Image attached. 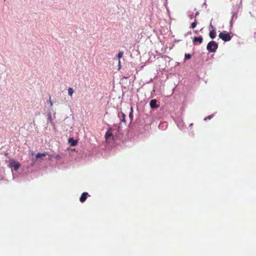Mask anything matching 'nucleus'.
<instances>
[{
    "instance_id": "9d476101",
    "label": "nucleus",
    "mask_w": 256,
    "mask_h": 256,
    "mask_svg": "<svg viewBox=\"0 0 256 256\" xmlns=\"http://www.w3.org/2000/svg\"><path fill=\"white\" fill-rule=\"evenodd\" d=\"M196 24H197V23H196V21L192 22V24H191V28H195L196 27Z\"/></svg>"
},
{
    "instance_id": "4468645a",
    "label": "nucleus",
    "mask_w": 256,
    "mask_h": 256,
    "mask_svg": "<svg viewBox=\"0 0 256 256\" xmlns=\"http://www.w3.org/2000/svg\"><path fill=\"white\" fill-rule=\"evenodd\" d=\"M254 36L256 38V32L254 34Z\"/></svg>"
},
{
    "instance_id": "f257e3e1",
    "label": "nucleus",
    "mask_w": 256,
    "mask_h": 256,
    "mask_svg": "<svg viewBox=\"0 0 256 256\" xmlns=\"http://www.w3.org/2000/svg\"><path fill=\"white\" fill-rule=\"evenodd\" d=\"M218 48V44L214 41H211L208 43L206 48L209 52H215Z\"/></svg>"
},
{
    "instance_id": "9b49d317",
    "label": "nucleus",
    "mask_w": 256,
    "mask_h": 256,
    "mask_svg": "<svg viewBox=\"0 0 256 256\" xmlns=\"http://www.w3.org/2000/svg\"><path fill=\"white\" fill-rule=\"evenodd\" d=\"M214 116V114H211L208 116L204 118V120H208L211 119Z\"/></svg>"
},
{
    "instance_id": "1a4fd4ad",
    "label": "nucleus",
    "mask_w": 256,
    "mask_h": 256,
    "mask_svg": "<svg viewBox=\"0 0 256 256\" xmlns=\"http://www.w3.org/2000/svg\"><path fill=\"white\" fill-rule=\"evenodd\" d=\"M192 58V55L190 54H186L184 56V58L186 60H189Z\"/></svg>"
},
{
    "instance_id": "0eeeda50",
    "label": "nucleus",
    "mask_w": 256,
    "mask_h": 256,
    "mask_svg": "<svg viewBox=\"0 0 256 256\" xmlns=\"http://www.w3.org/2000/svg\"><path fill=\"white\" fill-rule=\"evenodd\" d=\"M133 108L132 107L130 108V112L129 114V118H130V122L132 121L133 118Z\"/></svg>"
},
{
    "instance_id": "20e7f679",
    "label": "nucleus",
    "mask_w": 256,
    "mask_h": 256,
    "mask_svg": "<svg viewBox=\"0 0 256 256\" xmlns=\"http://www.w3.org/2000/svg\"><path fill=\"white\" fill-rule=\"evenodd\" d=\"M203 38L202 36H200L198 37H194L193 38V42L196 43L198 42L199 44H201L202 42Z\"/></svg>"
},
{
    "instance_id": "7ed1b4c3",
    "label": "nucleus",
    "mask_w": 256,
    "mask_h": 256,
    "mask_svg": "<svg viewBox=\"0 0 256 256\" xmlns=\"http://www.w3.org/2000/svg\"><path fill=\"white\" fill-rule=\"evenodd\" d=\"M157 100L156 99H153L150 102V106L152 108H158L159 106L156 104Z\"/></svg>"
},
{
    "instance_id": "f03ea898",
    "label": "nucleus",
    "mask_w": 256,
    "mask_h": 256,
    "mask_svg": "<svg viewBox=\"0 0 256 256\" xmlns=\"http://www.w3.org/2000/svg\"><path fill=\"white\" fill-rule=\"evenodd\" d=\"M218 36L224 42H228L231 40V36L230 34L226 32L220 33Z\"/></svg>"
},
{
    "instance_id": "39448f33",
    "label": "nucleus",
    "mask_w": 256,
    "mask_h": 256,
    "mask_svg": "<svg viewBox=\"0 0 256 256\" xmlns=\"http://www.w3.org/2000/svg\"><path fill=\"white\" fill-rule=\"evenodd\" d=\"M216 33L214 30L210 31V36L211 38L213 39L216 37Z\"/></svg>"
},
{
    "instance_id": "6e6552de",
    "label": "nucleus",
    "mask_w": 256,
    "mask_h": 256,
    "mask_svg": "<svg viewBox=\"0 0 256 256\" xmlns=\"http://www.w3.org/2000/svg\"><path fill=\"white\" fill-rule=\"evenodd\" d=\"M68 94L70 96H72L73 93H74V90H72V88H68Z\"/></svg>"
},
{
    "instance_id": "423d86ee",
    "label": "nucleus",
    "mask_w": 256,
    "mask_h": 256,
    "mask_svg": "<svg viewBox=\"0 0 256 256\" xmlns=\"http://www.w3.org/2000/svg\"><path fill=\"white\" fill-rule=\"evenodd\" d=\"M122 56H123V52H119L118 54V58L119 59L118 64H119L120 66V59L122 58Z\"/></svg>"
},
{
    "instance_id": "ddd939ff",
    "label": "nucleus",
    "mask_w": 256,
    "mask_h": 256,
    "mask_svg": "<svg viewBox=\"0 0 256 256\" xmlns=\"http://www.w3.org/2000/svg\"><path fill=\"white\" fill-rule=\"evenodd\" d=\"M50 106H52L53 104L52 102L50 100Z\"/></svg>"
},
{
    "instance_id": "f8f14e48",
    "label": "nucleus",
    "mask_w": 256,
    "mask_h": 256,
    "mask_svg": "<svg viewBox=\"0 0 256 256\" xmlns=\"http://www.w3.org/2000/svg\"><path fill=\"white\" fill-rule=\"evenodd\" d=\"M122 121L124 122L125 121V117H126L125 114H124V113H122Z\"/></svg>"
}]
</instances>
